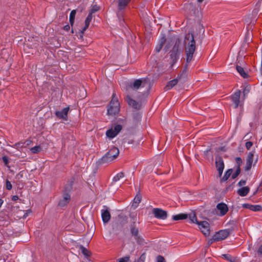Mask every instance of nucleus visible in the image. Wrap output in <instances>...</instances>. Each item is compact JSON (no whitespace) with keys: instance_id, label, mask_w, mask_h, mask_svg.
Listing matches in <instances>:
<instances>
[{"instance_id":"2f4dec72","label":"nucleus","mask_w":262,"mask_h":262,"mask_svg":"<svg viewBox=\"0 0 262 262\" xmlns=\"http://www.w3.org/2000/svg\"><path fill=\"white\" fill-rule=\"evenodd\" d=\"M31 151L33 154L39 152L41 150V148L40 146H35L30 148Z\"/></svg>"},{"instance_id":"f257e3e1","label":"nucleus","mask_w":262,"mask_h":262,"mask_svg":"<svg viewBox=\"0 0 262 262\" xmlns=\"http://www.w3.org/2000/svg\"><path fill=\"white\" fill-rule=\"evenodd\" d=\"M184 42L185 45L186 63L188 64L193 60V54L196 48L193 35L191 33L186 34Z\"/></svg>"},{"instance_id":"0eeeda50","label":"nucleus","mask_w":262,"mask_h":262,"mask_svg":"<svg viewBox=\"0 0 262 262\" xmlns=\"http://www.w3.org/2000/svg\"><path fill=\"white\" fill-rule=\"evenodd\" d=\"M230 233L228 229L221 230L217 232L213 237V241H219L226 238Z\"/></svg>"},{"instance_id":"ddd939ff","label":"nucleus","mask_w":262,"mask_h":262,"mask_svg":"<svg viewBox=\"0 0 262 262\" xmlns=\"http://www.w3.org/2000/svg\"><path fill=\"white\" fill-rule=\"evenodd\" d=\"M241 95V91L237 90L231 96V100L234 104V107L237 108L239 104V98Z\"/></svg>"},{"instance_id":"cd10ccee","label":"nucleus","mask_w":262,"mask_h":262,"mask_svg":"<svg viewBox=\"0 0 262 262\" xmlns=\"http://www.w3.org/2000/svg\"><path fill=\"white\" fill-rule=\"evenodd\" d=\"M188 217L189 223H193L198 224L199 222L197 221L196 215L194 212H191L188 214Z\"/></svg>"},{"instance_id":"603ef678","label":"nucleus","mask_w":262,"mask_h":262,"mask_svg":"<svg viewBox=\"0 0 262 262\" xmlns=\"http://www.w3.org/2000/svg\"><path fill=\"white\" fill-rule=\"evenodd\" d=\"M31 212V211L30 210H28L27 211V212H26L24 215V218H26L27 216H28V213H30Z\"/></svg>"},{"instance_id":"09e8293b","label":"nucleus","mask_w":262,"mask_h":262,"mask_svg":"<svg viewBox=\"0 0 262 262\" xmlns=\"http://www.w3.org/2000/svg\"><path fill=\"white\" fill-rule=\"evenodd\" d=\"M18 199V197L17 195L12 196V200L13 201H16Z\"/></svg>"},{"instance_id":"423d86ee","label":"nucleus","mask_w":262,"mask_h":262,"mask_svg":"<svg viewBox=\"0 0 262 262\" xmlns=\"http://www.w3.org/2000/svg\"><path fill=\"white\" fill-rule=\"evenodd\" d=\"M122 127L121 125L118 124L115 126L114 128L108 129L106 132V136L110 139L115 138L121 130Z\"/></svg>"},{"instance_id":"6ab92c4d","label":"nucleus","mask_w":262,"mask_h":262,"mask_svg":"<svg viewBox=\"0 0 262 262\" xmlns=\"http://www.w3.org/2000/svg\"><path fill=\"white\" fill-rule=\"evenodd\" d=\"M101 217L103 223H107L110 220L111 214L107 210H102Z\"/></svg>"},{"instance_id":"c03bdc74","label":"nucleus","mask_w":262,"mask_h":262,"mask_svg":"<svg viewBox=\"0 0 262 262\" xmlns=\"http://www.w3.org/2000/svg\"><path fill=\"white\" fill-rule=\"evenodd\" d=\"M157 262H164V258L161 256H158Z\"/></svg>"},{"instance_id":"473e14b6","label":"nucleus","mask_w":262,"mask_h":262,"mask_svg":"<svg viewBox=\"0 0 262 262\" xmlns=\"http://www.w3.org/2000/svg\"><path fill=\"white\" fill-rule=\"evenodd\" d=\"M173 41H172V40L167 41L166 42V45L164 48V50L166 52L168 51V50L173 46Z\"/></svg>"},{"instance_id":"a211bd4d","label":"nucleus","mask_w":262,"mask_h":262,"mask_svg":"<svg viewBox=\"0 0 262 262\" xmlns=\"http://www.w3.org/2000/svg\"><path fill=\"white\" fill-rule=\"evenodd\" d=\"M129 95L130 94H128L126 97V101L127 102L128 105L135 108H139L140 107L139 104L138 102H137L135 100L132 99Z\"/></svg>"},{"instance_id":"412c9836","label":"nucleus","mask_w":262,"mask_h":262,"mask_svg":"<svg viewBox=\"0 0 262 262\" xmlns=\"http://www.w3.org/2000/svg\"><path fill=\"white\" fill-rule=\"evenodd\" d=\"M92 19V13H89V15L86 17L85 20V26L82 29L81 32L82 33H83L89 27L90 22L91 21Z\"/></svg>"},{"instance_id":"4468645a","label":"nucleus","mask_w":262,"mask_h":262,"mask_svg":"<svg viewBox=\"0 0 262 262\" xmlns=\"http://www.w3.org/2000/svg\"><path fill=\"white\" fill-rule=\"evenodd\" d=\"M242 207L244 208L249 209L253 211H259L262 209V207L259 205H251L249 204H243Z\"/></svg>"},{"instance_id":"79ce46f5","label":"nucleus","mask_w":262,"mask_h":262,"mask_svg":"<svg viewBox=\"0 0 262 262\" xmlns=\"http://www.w3.org/2000/svg\"><path fill=\"white\" fill-rule=\"evenodd\" d=\"M6 187L7 189H8V190H11L12 189V185H11L10 182L8 180L6 181Z\"/></svg>"},{"instance_id":"6e6552de","label":"nucleus","mask_w":262,"mask_h":262,"mask_svg":"<svg viewBox=\"0 0 262 262\" xmlns=\"http://www.w3.org/2000/svg\"><path fill=\"white\" fill-rule=\"evenodd\" d=\"M198 227L202 232L205 235L208 236L210 234V226L206 221H202L198 223Z\"/></svg>"},{"instance_id":"aec40b11","label":"nucleus","mask_w":262,"mask_h":262,"mask_svg":"<svg viewBox=\"0 0 262 262\" xmlns=\"http://www.w3.org/2000/svg\"><path fill=\"white\" fill-rule=\"evenodd\" d=\"M180 81V78H177L176 79H173L167 84V85L165 87V90L168 91L172 88L174 85H176Z\"/></svg>"},{"instance_id":"9b49d317","label":"nucleus","mask_w":262,"mask_h":262,"mask_svg":"<svg viewBox=\"0 0 262 262\" xmlns=\"http://www.w3.org/2000/svg\"><path fill=\"white\" fill-rule=\"evenodd\" d=\"M69 107H66L63 108L61 111H56L55 112V115L59 119H62L64 120H67L68 118V114L69 111Z\"/></svg>"},{"instance_id":"dca6fc26","label":"nucleus","mask_w":262,"mask_h":262,"mask_svg":"<svg viewBox=\"0 0 262 262\" xmlns=\"http://www.w3.org/2000/svg\"><path fill=\"white\" fill-rule=\"evenodd\" d=\"M71 196L69 193L64 192L63 198L59 202V205L63 207L68 204L70 201Z\"/></svg>"},{"instance_id":"bb28decb","label":"nucleus","mask_w":262,"mask_h":262,"mask_svg":"<svg viewBox=\"0 0 262 262\" xmlns=\"http://www.w3.org/2000/svg\"><path fill=\"white\" fill-rule=\"evenodd\" d=\"M236 69L238 73L242 76L243 78H246L248 76V74L245 71L244 69L241 66L237 65L236 67Z\"/></svg>"},{"instance_id":"9d476101","label":"nucleus","mask_w":262,"mask_h":262,"mask_svg":"<svg viewBox=\"0 0 262 262\" xmlns=\"http://www.w3.org/2000/svg\"><path fill=\"white\" fill-rule=\"evenodd\" d=\"M217 213L220 216H224L228 211L227 205L224 203H219L216 206Z\"/></svg>"},{"instance_id":"393cba45","label":"nucleus","mask_w":262,"mask_h":262,"mask_svg":"<svg viewBox=\"0 0 262 262\" xmlns=\"http://www.w3.org/2000/svg\"><path fill=\"white\" fill-rule=\"evenodd\" d=\"M130 232L135 239L139 240V236L138 229L133 225L130 227Z\"/></svg>"},{"instance_id":"c9c22d12","label":"nucleus","mask_w":262,"mask_h":262,"mask_svg":"<svg viewBox=\"0 0 262 262\" xmlns=\"http://www.w3.org/2000/svg\"><path fill=\"white\" fill-rule=\"evenodd\" d=\"M241 169L239 166L237 167V169L235 171L234 173L231 174V177L232 179H235L238 174L240 173Z\"/></svg>"},{"instance_id":"39448f33","label":"nucleus","mask_w":262,"mask_h":262,"mask_svg":"<svg viewBox=\"0 0 262 262\" xmlns=\"http://www.w3.org/2000/svg\"><path fill=\"white\" fill-rule=\"evenodd\" d=\"M180 52L181 51L179 49V41H178V42L176 41L172 50L170 51V56L173 63H176L178 60Z\"/></svg>"},{"instance_id":"f3484780","label":"nucleus","mask_w":262,"mask_h":262,"mask_svg":"<svg viewBox=\"0 0 262 262\" xmlns=\"http://www.w3.org/2000/svg\"><path fill=\"white\" fill-rule=\"evenodd\" d=\"M166 39L165 36L163 35L162 36H161L155 48V51H156V52L158 53L161 50L164 44L166 42Z\"/></svg>"},{"instance_id":"864d4df0","label":"nucleus","mask_w":262,"mask_h":262,"mask_svg":"<svg viewBox=\"0 0 262 262\" xmlns=\"http://www.w3.org/2000/svg\"><path fill=\"white\" fill-rule=\"evenodd\" d=\"M16 145L18 147H21L23 146V144L18 143L16 144Z\"/></svg>"},{"instance_id":"37998d69","label":"nucleus","mask_w":262,"mask_h":262,"mask_svg":"<svg viewBox=\"0 0 262 262\" xmlns=\"http://www.w3.org/2000/svg\"><path fill=\"white\" fill-rule=\"evenodd\" d=\"M252 145H253V143L250 141L247 142L245 144L246 147L247 149H249Z\"/></svg>"},{"instance_id":"f704fd0d","label":"nucleus","mask_w":262,"mask_h":262,"mask_svg":"<svg viewBox=\"0 0 262 262\" xmlns=\"http://www.w3.org/2000/svg\"><path fill=\"white\" fill-rule=\"evenodd\" d=\"M121 229V227L118 224H115L113 226V231L116 233L118 234V231H120Z\"/></svg>"},{"instance_id":"7c9ffc66","label":"nucleus","mask_w":262,"mask_h":262,"mask_svg":"<svg viewBox=\"0 0 262 262\" xmlns=\"http://www.w3.org/2000/svg\"><path fill=\"white\" fill-rule=\"evenodd\" d=\"M76 11L75 10H72L70 14V22L72 25L74 22V19L76 15Z\"/></svg>"},{"instance_id":"5701e85b","label":"nucleus","mask_w":262,"mask_h":262,"mask_svg":"<svg viewBox=\"0 0 262 262\" xmlns=\"http://www.w3.org/2000/svg\"><path fill=\"white\" fill-rule=\"evenodd\" d=\"M250 189L248 187H244L238 190V194L242 196H245L248 194Z\"/></svg>"},{"instance_id":"a878e982","label":"nucleus","mask_w":262,"mask_h":262,"mask_svg":"<svg viewBox=\"0 0 262 262\" xmlns=\"http://www.w3.org/2000/svg\"><path fill=\"white\" fill-rule=\"evenodd\" d=\"M73 183L74 182L72 180L68 182L67 184L64 187V192L69 193V192L71 191L72 190Z\"/></svg>"},{"instance_id":"49530a36","label":"nucleus","mask_w":262,"mask_h":262,"mask_svg":"<svg viewBox=\"0 0 262 262\" xmlns=\"http://www.w3.org/2000/svg\"><path fill=\"white\" fill-rule=\"evenodd\" d=\"M70 26L69 25H66L64 27V30L68 31L70 30Z\"/></svg>"},{"instance_id":"b1692460","label":"nucleus","mask_w":262,"mask_h":262,"mask_svg":"<svg viewBox=\"0 0 262 262\" xmlns=\"http://www.w3.org/2000/svg\"><path fill=\"white\" fill-rule=\"evenodd\" d=\"M188 218V214L186 213H180L173 215L172 217V220L174 221H179L186 219Z\"/></svg>"},{"instance_id":"5fc2aeb1","label":"nucleus","mask_w":262,"mask_h":262,"mask_svg":"<svg viewBox=\"0 0 262 262\" xmlns=\"http://www.w3.org/2000/svg\"><path fill=\"white\" fill-rule=\"evenodd\" d=\"M3 203V201L0 199V207L2 206Z\"/></svg>"},{"instance_id":"4d7b16f0","label":"nucleus","mask_w":262,"mask_h":262,"mask_svg":"<svg viewBox=\"0 0 262 262\" xmlns=\"http://www.w3.org/2000/svg\"><path fill=\"white\" fill-rule=\"evenodd\" d=\"M197 1H198V2L199 3H200L202 2L204 0H197Z\"/></svg>"},{"instance_id":"58836bf2","label":"nucleus","mask_w":262,"mask_h":262,"mask_svg":"<svg viewBox=\"0 0 262 262\" xmlns=\"http://www.w3.org/2000/svg\"><path fill=\"white\" fill-rule=\"evenodd\" d=\"M141 200V196L140 195H136L134 200V203L139 204Z\"/></svg>"},{"instance_id":"3c124183","label":"nucleus","mask_w":262,"mask_h":262,"mask_svg":"<svg viewBox=\"0 0 262 262\" xmlns=\"http://www.w3.org/2000/svg\"><path fill=\"white\" fill-rule=\"evenodd\" d=\"M236 161H237V163H241V162H242V159H241V158H239V157H237V158H236Z\"/></svg>"},{"instance_id":"c85d7f7f","label":"nucleus","mask_w":262,"mask_h":262,"mask_svg":"<svg viewBox=\"0 0 262 262\" xmlns=\"http://www.w3.org/2000/svg\"><path fill=\"white\" fill-rule=\"evenodd\" d=\"M232 173V169H228L225 173L224 177L222 179V181H227L230 176L231 175Z\"/></svg>"},{"instance_id":"c756f323","label":"nucleus","mask_w":262,"mask_h":262,"mask_svg":"<svg viewBox=\"0 0 262 262\" xmlns=\"http://www.w3.org/2000/svg\"><path fill=\"white\" fill-rule=\"evenodd\" d=\"M80 249L82 252V253L86 257L90 256V253L88 250H87L84 246H81L80 247Z\"/></svg>"},{"instance_id":"f03ea898","label":"nucleus","mask_w":262,"mask_h":262,"mask_svg":"<svg viewBox=\"0 0 262 262\" xmlns=\"http://www.w3.org/2000/svg\"><path fill=\"white\" fill-rule=\"evenodd\" d=\"M119 154L118 148L113 147L101 158L99 159L97 163L99 165L110 163L118 156Z\"/></svg>"},{"instance_id":"2eb2a0df","label":"nucleus","mask_w":262,"mask_h":262,"mask_svg":"<svg viewBox=\"0 0 262 262\" xmlns=\"http://www.w3.org/2000/svg\"><path fill=\"white\" fill-rule=\"evenodd\" d=\"M215 164L217 170L219 172V176L221 177L224 169L223 160L221 158H219L216 160Z\"/></svg>"},{"instance_id":"4be33fe9","label":"nucleus","mask_w":262,"mask_h":262,"mask_svg":"<svg viewBox=\"0 0 262 262\" xmlns=\"http://www.w3.org/2000/svg\"><path fill=\"white\" fill-rule=\"evenodd\" d=\"M131 0H118V7L120 10L124 9Z\"/></svg>"},{"instance_id":"a18cd8bd","label":"nucleus","mask_w":262,"mask_h":262,"mask_svg":"<svg viewBox=\"0 0 262 262\" xmlns=\"http://www.w3.org/2000/svg\"><path fill=\"white\" fill-rule=\"evenodd\" d=\"M246 183V181L242 180L238 182V184L239 186H242L243 185H245Z\"/></svg>"},{"instance_id":"f8f14e48","label":"nucleus","mask_w":262,"mask_h":262,"mask_svg":"<svg viewBox=\"0 0 262 262\" xmlns=\"http://www.w3.org/2000/svg\"><path fill=\"white\" fill-rule=\"evenodd\" d=\"M254 152L253 151L250 152L247 156L246 160V164L245 168V170H249L251 167L253 162Z\"/></svg>"},{"instance_id":"bf43d9fd","label":"nucleus","mask_w":262,"mask_h":262,"mask_svg":"<svg viewBox=\"0 0 262 262\" xmlns=\"http://www.w3.org/2000/svg\"><path fill=\"white\" fill-rule=\"evenodd\" d=\"M212 243V241H211L210 242V243L209 244V245L211 243Z\"/></svg>"},{"instance_id":"e433bc0d","label":"nucleus","mask_w":262,"mask_h":262,"mask_svg":"<svg viewBox=\"0 0 262 262\" xmlns=\"http://www.w3.org/2000/svg\"><path fill=\"white\" fill-rule=\"evenodd\" d=\"M222 256L225 259H226L228 261H229L230 262H232L234 261V258L229 254H223Z\"/></svg>"},{"instance_id":"6e6d98bb","label":"nucleus","mask_w":262,"mask_h":262,"mask_svg":"<svg viewBox=\"0 0 262 262\" xmlns=\"http://www.w3.org/2000/svg\"><path fill=\"white\" fill-rule=\"evenodd\" d=\"M145 257V255L144 254L142 255L140 257V259H142Z\"/></svg>"},{"instance_id":"de8ad7c7","label":"nucleus","mask_w":262,"mask_h":262,"mask_svg":"<svg viewBox=\"0 0 262 262\" xmlns=\"http://www.w3.org/2000/svg\"><path fill=\"white\" fill-rule=\"evenodd\" d=\"M258 253L261 254H262V245L259 247L258 250Z\"/></svg>"},{"instance_id":"8fccbe9b","label":"nucleus","mask_w":262,"mask_h":262,"mask_svg":"<svg viewBox=\"0 0 262 262\" xmlns=\"http://www.w3.org/2000/svg\"><path fill=\"white\" fill-rule=\"evenodd\" d=\"M3 160L4 162L5 163V164H7L8 163L7 158L6 157H4L3 158Z\"/></svg>"},{"instance_id":"20e7f679","label":"nucleus","mask_w":262,"mask_h":262,"mask_svg":"<svg viewBox=\"0 0 262 262\" xmlns=\"http://www.w3.org/2000/svg\"><path fill=\"white\" fill-rule=\"evenodd\" d=\"M119 103L118 98L114 93L112 95V99L107 108V114L110 115H115L119 112Z\"/></svg>"},{"instance_id":"72a5a7b5","label":"nucleus","mask_w":262,"mask_h":262,"mask_svg":"<svg viewBox=\"0 0 262 262\" xmlns=\"http://www.w3.org/2000/svg\"><path fill=\"white\" fill-rule=\"evenodd\" d=\"M124 177V174L123 172H119L117 173L113 178L114 182L118 181L121 178H122Z\"/></svg>"},{"instance_id":"7ed1b4c3","label":"nucleus","mask_w":262,"mask_h":262,"mask_svg":"<svg viewBox=\"0 0 262 262\" xmlns=\"http://www.w3.org/2000/svg\"><path fill=\"white\" fill-rule=\"evenodd\" d=\"M148 87L149 81L146 79L141 78L136 79L129 85L127 90V93L128 94H133L134 91H136L144 88L148 89Z\"/></svg>"},{"instance_id":"ea45409f","label":"nucleus","mask_w":262,"mask_h":262,"mask_svg":"<svg viewBox=\"0 0 262 262\" xmlns=\"http://www.w3.org/2000/svg\"><path fill=\"white\" fill-rule=\"evenodd\" d=\"M129 260V256L122 257L118 259V262H128Z\"/></svg>"},{"instance_id":"4c0bfd02","label":"nucleus","mask_w":262,"mask_h":262,"mask_svg":"<svg viewBox=\"0 0 262 262\" xmlns=\"http://www.w3.org/2000/svg\"><path fill=\"white\" fill-rule=\"evenodd\" d=\"M250 86H249V85H247L245 87V88L243 90V94H244V95L245 96L246 95H247L249 92H250Z\"/></svg>"},{"instance_id":"13d9d810","label":"nucleus","mask_w":262,"mask_h":262,"mask_svg":"<svg viewBox=\"0 0 262 262\" xmlns=\"http://www.w3.org/2000/svg\"><path fill=\"white\" fill-rule=\"evenodd\" d=\"M257 158H256V159L255 160V163H256L257 162Z\"/></svg>"},{"instance_id":"a19ab883","label":"nucleus","mask_w":262,"mask_h":262,"mask_svg":"<svg viewBox=\"0 0 262 262\" xmlns=\"http://www.w3.org/2000/svg\"><path fill=\"white\" fill-rule=\"evenodd\" d=\"M99 9V8L98 6L94 5V6H93V7L91 10V12L90 13H92V14L93 13L98 11Z\"/></svg>"},{"instance_id":"1a4fd4ad","label":"nucleus","mask_w":262,"mask_h":262,"mask_svg":"<svg viewBox=\"0 0 262 262\" xmlns=\"http://www.w3.org/2000/svg\"><path fill=\"white\" fill-rule=\"evenodd\" d=\"M152 213L155 217L159 219L165 220L167 217V212L161 209L154 208Z\"/></svg>"}]
</instances>
